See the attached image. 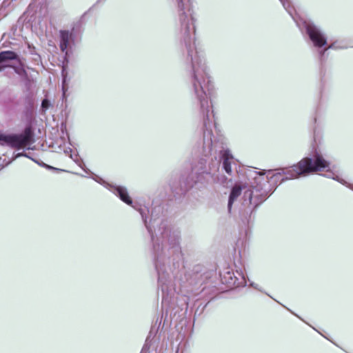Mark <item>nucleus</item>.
I'll return each mask as SVG.
<instances>
[{"label":"nucleus","mask_w":353,"mask_h":353,"mask_svg":"<svg viewBox=\"0 0 353 353\" xmlns=\"http://www.w3.org/2000/svg\"><path fill=\"white\" fill-rule=\"evenodd\" d=\"M177 3L181 29L188 50V59L191 63L193 92L200 103L203 124H210L208 99L212 95L214 85L205 63L204 53L195 46L194 17L192 2L190 0H177Z\"/></svg>","instance_id":"nucleus-1"},{"label":"nucleus","mask_w":353,"mask_h":353,"mask_svg":"<svg viewBox=\"0 0 353 353\" xmlns=\"http://www.w3.org/2000/svg\"><path fill=\"white\" fill-rule=\"evenodd\" d=\"M141 214L145 227L151 235V239L154 244L155 267L159 275V283L163 285L169 274L165 272V270L162 267L160 251H163V248L160 246L157 241L161 239L163 241H167L170 248L172 250L175 259H179L181 257V250L179 246V232L176 230H172L168 226L167 221H159L153 218L152 214L150 223H148L142 212H141Z\"/></svg>","instance_id":"nucleus-2"},{"label":"nucleus","mask_w":353,"mask_h":353,"mask_svg":"<svg viewBox=\"0 0 353 353\" xmlns=\"http://www.w3.org/2000/svg\"><path fill=\"white\" fill-rule=\"evenodd\" d=\"M281 170L282 172H279V174H283L286 175V177L283 179L282 181L296 179L300 176H305L318 171H326L327 172V177L332 179L353 190V185L348 183L332 172L330 168V163L319 152H315L312 157L303 158L297 164L293 165L286 171L283 168L281 169Z\"/></svg>","instance_id":"nucleus-3"},{"label":"nucleus","mask_w":353,"mask_h":353,"mask_svg":"<svg viewBox=\"0 0 353 353\" xmlns=\"http://www.w3.org/2000/svg\"><path fill=\"white\" fill-rule=\"evenodd\" d=\"M33 134L30 129L21 134H0V144L7 145L17 150L24 148L33 143Z\"/></svg>","instance_id":"nucleus-4"},{"label":"nucleus","mask_w":353,"mask_h":353,"mask_svg":"<svg viewBox=\"0 0 353 353\" xmlns=\"http://www.w3.org/2000/svg\"><path fill=\"white\" fill-rule=\"evenodd\" d=\"M90 178H92L97 183L101 184L105 188L111 191L113 194L117 196L123 202L127 205H132V200L129 196L128 190L125 187L121 185H117L110 183L103 179L101 177L96 175L90 171Z\"/></svg>","instance_id":"nucleus-5"},{"label":"nucleus","mask_w":353,"mask_h":353,"mask_svg":"<svg viewBox=\"0 0 353 353\" xmlns=\"http://www.w3.org/2000/svg\"><path fill=\"white\" fill-rule=\"evenodd\" d=\"M303 26L314 47L320 48L327 44L326 36L313 22L305 21Z\"/></svg>","instance_id":"nucleus-6"},{"label":"nucleus","mask_w":353,"mask_h":353,"mask_svg":"<svg viewBox=\"0 0 353 353\" xmlns=\"http://www.w3.org/2000/svg\"><path fill=\"white\" fill-rule=\"evenodd\" d=\"M269 196L268 192L263 190L262 188L254 187L253 190H248L244 192L243 198L245 201H248L250 204L259 205Z\"/></svg>","instance_id":"nucleus-7"},{"label":"nucleus","mask_w":353,"mask_h":353,"mask_svg":"<svg viewBox=\"0 0 353 353\" xmlns=\"http://www.w3.org/2000/svg\"><path fill=\"white\" fill-rule=\"evenodd\" d=\"M221 163L225 172L230 176L232 174L231 165L234 162V157L231 151L228 149H223L220 151Z\"/></svg>","instance_id":"nucleus-8"},{"label":"nucleus","mask_w":353,"mask_h":353,"mask_svg":"<svg viewBox=\"0 0 353 353\" xmlns=\"http://www.w3.org/2000/svg\"><path fill=\"white\" fill-rule=\"evenodd\" d=\"M59 34L61 50L67 54V49L72 40V33L68 30H61Z\"/></svg>","instance_id":"nucleus-9"},{"label":"nucleus","mask_w":353,"mask_h":353,"mask_svg":"<svg viewBox=\"0 0 353 353\" xmlns=\"http://www.w3.org/2000/svg\"><path fill=\"white\" fill-rule=\"evenodd\" d=\"M242 192V187L239 184H235L230 193L229 199H228V211L230 212L232 209V204L236 201V199L241 195Z\"/></svg>","instance_id":"nucleus-10"},{"label":"nucleus","mask_w":353,"mask_h":353,"mask_svg":"<svg viewBox=\"0 0 353 353\" xmlns=\"http://www.w3.org/2000/svg\"><path fill=\"white\" fill-rule=\"evenodd\" d=\"M17 55L12 51H3L0 52V68H2V70L7 67L5 62L9 60L16 59Z\"/></svg>","instance_id":"nucleus-11"},{"label":"nucleus","mask_w":353,"mask_h":353,"mask_svg":"<svg viewBox=\"0 0 353 353\" xmlns=\"http://www.w3.org/2000/svg\"><path fill=\"white\" fill-rule=\"evenodd\" d=\"M62 76H63V81H62V100L66 101L67 100V95L66 92L68 90V83H67V75L65 74V70L63 68L62 70Z\"/></svg>","instance_id":"nucleus-12"},{"label":"nucleus","mask_w":353,"mask_h":353,"mask_svg":"<svg viewBox=\"0 0 353 353\" xmlns=\"http://www.w3.org/2000/svg\"><path fill=\"white\" fill-rule=\"evenodd\" d=\"M280 1L283 4V8L288 11V12L290 15H292V11H291V10H290V1L288 0H280Z\"/></svg>","instance_id":"nucleus-13"},{"label":"nucleus","mask_w":353,"mask_h":353,"mask_svg":"<svg viewBox=\"0 0 353 353\" xmlns=\"http://www.w3.org/2000/svg\"><path fill=\"white\" fill-rule=\"evenodd\" d=\"M70 157L71 159H72L77 163V165L81 167L85 173H87V171L85 170V169L83 167V165H85L83 162L80 160H79L78 159V157L77 154H74V157L72 156V154L70 155Z\"/></svg>","instance_id":"nucleus-14"},{"label":"nucleus","mask_w":353,"mask_h":353,"mask_svg":"<svg viewBox=\"0 0 353 353\" xmlns=\"http://www.w3.org/2000/svg\"><path fill=\"white\" fill-rule=\"evenodd\" d=\"M50 105V103L48 99H43L41 103L43 110L46 111Z\"/></svg>","instance_id":"nucleus-15"},{"label":"nucleus","mask_w":353,"mask_h":353,"mask_svg":"<svg viewBox=\"0 0 353 353\" xmlns=\"http://www.w3.org/2000/svg\"><path fill=\"white\" fill-rule=\"evenodd\" d=\"M148 352H149V348L146 345H144L143 347L142 350H141L140 353H148Z\"/></svg>","instance_id":"nucleus-16"},{"label":"nucleus","mask_w":353,"mask_h":353,"mask_svg":"<svg viewBox=\"0 0 353 353\" xmlns=\"http://www.w3.org/2000/svg\"><path fill=\"white\" fill-rule=\"evenodd\" d=\"M337 47L336 46L335 43H333L332 44H330L327 48V50L328 49H336Z\"/></svg>","instance_id":"nucleus-17"},{"label":"nucleus","mask_w":353,"mask_h":353,"mask_svg":"<svg viewBox=\"0 0 353 353\" xmlns=\"http://www.w3.org/2000/svg\"><path fill=\"white\" fill-rule=\"evenodd\" d=\"M26 156V153L25 152H20V153H18L16 154L15 156V158H18V157H25Z\"/></svg>","instance_id":"nucleus-18"},{"label":"nucleus","mask_w":353,"mask_h":353,"mask_svg":"<svg viewBox=\"0 0 353 353\" xmlns=\"http://www.w3.org/2000/svg\"><path fill=\"white\" fill-rule=\"evenodd\" d=\"M327 50V48L324 49L323 50H321L319 52V55L321 57V58H322L325 52V51Z\"/></svg>","instance_id":"nucleus-19"},{"label":"nucleus","mask_w":353,"mask_h":353,"mask_svg":"<svg viewBox=\"0 0 353 353\" xmlns=\"http://www.w3.org/2000/svg\"><path fill=\"white\" fill-rule=\"evenodd\" d=\"M250 285H251V286H252V287H253L254 288H255V289H258V290H259V289L258 288V285H257V284H255V283H250Z\"/></svg>","instance_id":"nucleus-20"},{"label":"nucleus","mask_w":353,"mask_h":353,"mask_svg":"<svg viewBox=\"0 0 353 353\" xmlns=\"http://www.w3.org/2000/svg\"><path fill=\"white\" fill-rule=\"evenodd\" d=\"M242 279L244 281L245 284H246L247 281H246L245 277V276L243 274H242Z\"/></svg>","instance_id":"nucleus-21"},{"label":"nucleus","mask_w":353,"mask_h":353,"mask_svg":"<svg viewBox=\"0 0 353 353\" xmlns=\"http://www.w3.org/2000/svg\"><path fill=\"white\" fill-rule=\"evenodd\" d=\"M25 157L30 159V157H29V154H26V156H25Z\"/></svg>","instance_id":"nucleus-22"},{"label":"nucleus","mask_w":353,"mask_h":353,"mask_svg":"<svg viewBox=\"0 0 353 353\" xmlns=\"http://www.w3.org/2000/svg\"><path fill=\"white\" fill-rule=\"evenodd\" d=\"M205 174H208V175H210V172H205Z\"/></svg>","instance_id":"nucleus-23"},{"label":"nucleus","mask_w":353,"mask_h":353,"mask_svg":"<svg viewBox=\"0 0 353 353\" xmlns=\"http://www.w3.org/2000/svg\"><path fill=\"white\" fill-rule=\"evenodd\" d=\"M1 70H2V68H0V71H1Z\"/></svg>","instance_id":"nucleus-24"}]
</instances>
